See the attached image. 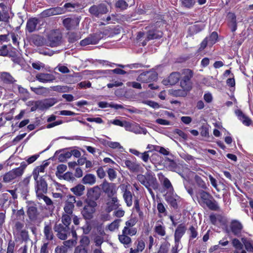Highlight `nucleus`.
Masks as SVG:
<instances>
[{
  "mask_svg": "<svg viewBox=\"0 0 253 253\" xmlns=\"http://www.w3.org/2000/svg\"><path fill=\"white\" fill-rule=\"evenodd\" d=\"M0 78L3 83L7 84H14L16 82V80L8 72H1Z\"/></svg>",
  "mask_w": 253,
  "mask_h": 253,
  "instance_id": "nucleus-24",
  "label": "nucleus"
},
{
  "mask_svg": "<svg viewBox=\"0 0 253 253\" xmlns=\"http://www.w3.org/2000/svg\"><path fill=\"white\" fill-rule=\"evenodd\" d=\"M142 103L147 105L154 109H158L161 107V105L157 102L152 100H144L142 101Z\"/></svg>",
  "mask_w": 253,
  "mask_h": 253,
  "instance_id": "nucleus-53",
  "label": "nucleus"
},
{
  "mask_svg": "<svg viewBox=\"0 0 253 253\" xmlns=\"http://www.w3.org/2000/svg\"><path fill=\"white\" fill-rule=\"evenodd\" d=\"M200 133L203 137H208L209 136V128L205 126H202L200 128Z\"/></svg>",
  "mask_w": 253,
  "mask_h": 253,
  "instance_id": "nucleus-62",
  "label": "nucleus"
},
{
  "mask_svg": "<svg viewBox=\"0 0 253 253\" xmlns=\"http://www.w3.org/2000/svg\"><path fill=\"white\" fill-rule=\"evenodd\" d=\"M199 195L201 198L206 203V201H209V198L211 197V195L207 192L204 190L199 191Z\"/></svg>",
  "mask_w": 253,
  "mask_h": 253,
  "instance_id": "nucleus-54",
  "label": "nucleus"
},
{
  "mask_svg": "<svg viewBox=\"0 0 253 253\" xmlns=\"http://www.w3.org/2000/svg\"><path fill=\"white\" fill-rule=\"evenodd\" d=\"M125 128L126 130L133 132L136 134L141 133L142 131H143V133H146V132H144V130L142 131L143 129L140 127L138 124L135 123H130L126 122Z\"/></svg>",
  "mask_w": 253,
  "mask_h": 253,
  "instance_id": "nucleus-22",
  "label": "nucleus"
},
{
  "mask_svg": "<svg viewBox=\"0 0 253 253\" xmlns=\"http://www.w3.org/2000/svg\"><path fill=\"white\" fill-rule=\"evenodd\" d=\"M180 79V73L178 72H172L169 76L163 80L162 83L165 85H175Z\"/></svg>",
  "mask_w": 253,
  "mask_h": 253,
  "instance_id": "nucleus-11",
  "label": "nucleus"
},
{
  "mask_svg": "<svg viewBox=\"0 0 253 253\" xmlns=\"http://www.w3.org/2000/svg\"><path fill=\"white\" fill-rule=\"evenodd\" d=\"M82 182L84 184L93 185L96 182V177L93 174H87L83 178Z\"/></svg>",
  "mask_w": 253,
  "mask_h": 253,
  "instance_id": "nucleus-32",
  "label": "nucleus"
},
{
  "mask_svg": "<svg viewBox=\"0 0 253 253\" xmlns=\"http://www.w3.org/2000/svg\"><path fill=\"white\" fill-rule=\"evenodd\" d=\"M230 228L234 235L239 236L241 234L243 226L239 220H233L230 223Z\"/></svg>",
  "mask_w": 253,
  "mask_h": 253,
  "instance_id": "nucleus-14",
  "label": "nucleus"
},
{
  "mask_svg": "<svg viewBox=\"0 0 253 253\" xmlns=\"http://www.w3.org/2000/svg\"><path fill=\"white\" fill-rule=\"evenodd\" d=\"M108 11L107 6L104 3L93 5L89 9V12L90 14L97 17L106 14Z\"/></svg>",
  "mask_w": 253,
  "mask_h": 253,
  "instance_id": "nucleus-9",
  "label": "nucleus"
},
{
  "mask_svg": "<svg viewBox=\"0 0 253 253\" xmlns=\"http://www.w3.org/2000/svg\"><path fill=\"white\" fill-rule=\"evenodd\" d=\"M217 38L218 35L217 33L213 32L211 34V35L209 37H207L206 38V39H207V41L209 42V45L211 46L215 43V42L217 41Z\"/></svg>",
  "mask_w": 253,
  "mask_h": 253,
  "instance_id": "nucleus-46",
  "label": "nucleus"
},
{
  "mask_svg": "<svg viewBox=\"0 0 253 253\" xmlns=\"http://www.w3.org/2000/svg\"><path fill=\"white\" fill-rule=\"evenodd\" d=\"M88 38L90 40V43L91 44H97L98 42L101 40L102 38L101 35V33H95L92 35H90L88 36Z\"/></svg>",
  "mask_w": 253,
  "mask_h": 253,
  "instance_id": "nucleus-41",
  "label": "nucleus"
},
{
  "mask_svg": "<svg viewBox=\"0 0 253 253\" xmlns=\"http://www.w3.org/2000/svg\"><path fill=\"white\" fill-rule=\"evenodd\" d=\"M31 89L38 95H43L48 91V88L43 86H39L38 87H31Z\"/></svg>",
  "mask_w": 253,
  "mask_h": 253,
  "instance_id": "nucleus-42",
  "label": "nucleus"
},
{
  "mask_svg": "<svg viewBox=\"0 0 253 253\" xmlns=\"http://www.w3.org/2000/svg\"><path fill=\"white\" fill-rule=\"evenodd\" d=\"M32 42L36 46H42L45 44V40L44 38L38 35L33 37Z\"/></svg>",
  "mask_w": 253,
  "mask_h": 253,
  "instance_id": "nucleus-39",
  "label": "nucleus"
},
{
  "mask_svg": "<svg viewBox=\"0 0 253 253\" xmlns=\"http://www.w3.org/2000/svg\"><path fill=\"white\" fill-rule=\"evenodd\" d=\"M93 241L95 246L99 248H101V245L104 242V239L103 237L97 235L94 238Z\"/></svg>",
  "mask_w": 253,
  "mask_h": 253,
  "instance_id": "nucleus-55",
  "label": "nucleus"
},
{
  "mask_svg": "<svg viewBox=\"0 0 253 253\" xmlns=\"http://www.w3.org/2000/svg\"><path fill=\"white\" fill-rule=\"evenodd\" d=\"M125 165L130 171L133 172L138 171L140 168V164L131 162L130 160H126Z\"/></svg>",
  "mask_w": 253,
  "mask_h": 253,
  "instance_id": "nucleus-30",
  "label": "nucleus"
},
{
  "mask_svg": "<svg viewBox=\"0 0 253 253\" xmlns=\"http://www.w3.org/2000/svg\"><path fill=\"white\" fill-rule=\"evenodd\" d=\"M126 123V121L122 122V121H120V120L115 119L113 121H110L108 123L112 124L116 126H120L125 127Z\"/></svg>",
  "mask_w": 253,
  "mask_h": 253,
  "instance_id": "nucleus-60",
  "label": "nucleus"
},
{
  "mask_svg": "<svg viewBox=\"0 0 253 253\" xmlns=\"http://www.w3.org/2000/svg\"><path fill=\"white\" fill-rule=\"evenodd\" d=\"M54 231L57 232L58 237L64 240L66 239L67 235L69 233V228L67 226H64L61 223L56 224L54 227Z\"/></svg>",
  "mask_w": 253,
  "mask_h": 253,
  "instance_id": "nucleus-10",
  "label": "nucleus"
},
{
  "mask_svg": "<svg viewBox=\"0 0 253 253\" xmlns=\"http://www.w3.org/2000/svg\"><path fill=\"white\" fill-rule=\"evenodd\" d=\"M63 177L64 179L69 181H73L75 180V177H74L73 173L70 172H67L65 173L63 175Z\"/></svg>",
  "mask_w": 253,
  "mask_h": 253,
  "instance_id": "nucleus-63",
  "label": "nucleus"
},
{
  "mask_svg": "<svg viewBox=\"0 0 253 253\" xmlns=\"http://www.w3.org/2000/svg\"><path fill=\"white\" fill-rule=\"evenodd\" d=\"M62 36L59 30H51L47 35V42L46 44L50 47H56L61 43Z\"/></svg>",
  "mask_w": 253,
  "mask_h": 253,
  "instance_id": "nucleus-5",
  "label": "nucleus"
},
{
  "mask_svg": "<svg viewBox=\"0 0 253 253\" xmlns=\"http://www.w3.org/2000/svg\"><path fill=\"white\" fill-rule=\"evenodd\" d=\"M55 102V99L53 98L38 100L37 101V106L39 107V109L43 110L52 106Z\"/></svg>",
  "mask_w": 253,
  "mask_h": 253,
  "instance_id": "nucleus-19",
  "label": "nucleus"
},
{
  "mask_svg": "<svg viewBox=\"0 0 253 253\" xmlns=\"http://www.w3.org/2000/svg\"><path fill=\"white\" fill-rule=\"evenodd\" d=\"M110 198V200L106 203V211L107 212H110L114 210H117L121 206L119 200L116 195Z\"/></svg>",
  "mask_w": 253,
  "mask_h": 253,
  "instance_id": "nucleus-16",
  "label": "nucleus"
},
{
  "mask_svg": "<svg viewBox=\"0 0 253 253\" xmlns=\"http://www.w3.org/2000/svg\"><path fill=\"white\" fill-rule=\"evenodd\" d=\"M10 18V16L8 12L6 9H3L2 10L1 12L0 13V22H3L5 23L9 22V19Z\"/></svg>",
  "mask_w": 253,
  "mask_h": 253,
  "instance_id": "nucleus-47",
  "label": "nucleus"
},
{
  "mask_svg": "<svg viewBox=\"0 0 253 253\" xmlns=\"http://www.w3.org/2000/svg\"><path fill=\"white\" fill-rule=\"evenodd\" d=\"M65 12V9L63 7H52L44 10L41 13L43 17H49L51 16L62 14Z\"/></svg>",
  "mask_w": 253,
  "mask_h": 253,
  "instance_id": "nucleus-12",
  "label": "nucleus"
},
{
  "mask_svg": "<svg viewBox=\"0 0 253 253\" xmlns=\"http://www.w3.org/2000/svg\"><path fill=\"white\" fill-rule=\"evenodd\" d=\"M207 206L211 210L216 211L219 209V206L215 201H212L211 200L206 201Z\"/></svg>",
  "mask_w": 253,
  "mask_h": 253,
  "instance_id": "nucleus-51",
  "label": "nucleus"
},
{
  "mask_svg": "<svg viewBox=\"0 0 253 253\" xmlns=\"http://www.w3.org/2000/svg\"><path fill=\"white\" fill-rule=\"evenodd\" d=\"M194 181L195 185L198 188L203 190H207L208 189V186L205 181L198 175H194Z\"/></svg>",
  "mask_w": 253,
  "mask_h": 253,
  "instance_id": "nucleus-25",
  "label": "nucleus"
},
{
  "mask_svg": "<svg viewBox=\"0 0 253 253\" xmlns=\"http://www.w3.org/2000/svg\"><path fill=\"white\" fill-rule=\"evenodd\" d=\"M101 188L108 197H113L117 194L118 188L116 184L104 181L101 184Z\"/></svg>",
  "mask_w": 253,
  "mask_h": 253,
  "instance_id": "nucleus-7",
  "label": "nucleus"
},
{
  "mask_svg": "<svg viewBox=\"0 0 253 253\" xmlns=\"http://www.w3.org/2000/svg\"><path fill=\"white\" fill-rule=\"evenodd\" d=\"M194 75L192 70L184 69L180 72V86L181 88H185L191 90L192 87V83L191 79Z\"/></svg>",
  "mask_w": 253,
  "mask_h": 253,
  "instance_id": "nucleus-3",
  "label": "nucleus"
},
{
  "mask_svg": "<svg viewBox=\"0 0 253 253\" xmlns=\"http://www.w3.org/2000/svg\"><path fill=\"white\" fill-rule=\"evenodd\" d=\"M37 197L39 200L42 199L47 206H53V202L51 200L44 194H42V196H38Z\"/></svg>",
  "mask_w": 253,
  "mask_h": 253,
  "instance_id": "nucleus-57",
  "label": "nucleus"
},
{
  "mask_svg": "<svg viewBox=\"0 0 253 253\" xmlns=\"http://www.w3.org/2000/svg\"><path fill=\"white\" fill-rule=\"evenodd\" d=\"M137 179L148 190L150 194L154 196V194L151 187L156 188L157 182L155 175L152 172H149L146 173L145 175L138 174L137 175Z\"/></svg>",
  "mask_w": 253,
  "mask_h": 253,
  "instance_id": "nucleus-2",
  "label": "nucleus"
},
{
  "mask_svg": "<svg viewBox=\"0 0 253 253\" xmlns=\"http://www.w3.org/2000/svg\"><path fill=\"white\" fill-rule=\"evenodd\" d=\"M116 7L121 10L126 9L128 7V4L124 0H119L116 3Z\"/></svg>",
  "mask_w": 253,
  "mask_h": 253,
  "instance_id": "nucleus-49",
  "label": "nucleus"
},
{
  "mask_svg": "<svg viewBox=\"0 0 253 253\" xmlns=\"http://www.w3.org/2000/svg\"><path fill=\"white\" fill-rule=\"evenodd\" d=\"M74 253H87V250L82 246H79L76 248Z\"/></svg>",
  "mask_w": 253,
  "mask_h": 253,
  "instance_id": "nucleus-64",
  "label": "nucleus"
},
{
  "mask_svg": "<svg viewBox=\"0 0 253 253\" xmlns=\"http://www.w3.org/2000/svg\"><path fill=\"white\" fill-rule=\"evenodd\" d=\"M85 187L82 184H79L71 188V191L76 196H81L83 195Z\"/></svg>",
  "mask_w": 253,
  "mask_h": 253,
  "instance_id": "nucleus-37",
  "label": "nucleus"
},
{
  "mask_svg": "<svg viewBox=\"0 0 253 253\" xmlns=\"http://www.w3.org/2000/svg\"><path fill=\"white\" fill-rule=\"evenodd\" d=\"M48 163L37 167L33 170L32 175L36 182L35 190L37 196H42L46 193L47 191V184L45 180L42 178V174L45 172V169Z\"/></svg>",
  "mask_w": 253,
  "mask_h": 253,
  "instance_id": "nucleus-1",
  "label": "nucleus"
},
{
  "mask_svg": "<svg viewBox=\"0 0 253 253\" xmlns=\"http://www.w3.org/2000/svg\"><path fill=\"white\" fill-rule=\"evenodd\" d=\"M228 18L230 19L229 26L232 32H235L237 30L236 17L235 15L232 13H229L228 14Z\"/></svg>",
  "mask_w": 253,
  "mask_h": 253,
  "instance_id": "nucleus-34",
  "label": "nucleus"
},
{
  "mask_svg": "<svg viewBox=\"0 0 253 253\" xmlns=\"http://www.w3.org/2000/svg\"><path fill=\"white\" fill-rule=\"evenodd\" d=\"M136 221L135 219L131 218L126 222V226L124 227L125 230L126 231L127 228H133V227L135 225Z\"/></svg>",
  "mask_w": 253,
  "mask_h": 253,
  "instance_id": "nucleus-59",
  "label": "nucleus"
},
{
  "mask_svg": "<svg viewBox=\"0 0 253 253\" xmlns=\"http://www.w3.org/2000/svg\"><path fill=\"white\" fill-rule=\"evenodd\" d=\"M154 232L156 235L164 237L166 235V228L164 223L161 220H158L156 222L154 227Z\"/></svg>",
  "mask_w": 253,
  "mask_h": 253,
  "instance_id": "nucleus-21",
  "label": "nucleus"
},
{
  "mask_svg": "<svg viewBox=\"0 0 253 253\" xmlns=\"http://www.w3.org/2000/svg\"><path fill=\"white\" fill-rule=\"evenodd\" d=\"M43 233L45 239L47 240L53 239V234L52 230V227L50 224H46L44 227Z\"/></svg>",
  "mask_w": 253,
  "mask_h": 253,
  "instance_id": "nucleus-35",
  "label": "nucleus"
},
{
  "mask_svg": "<svg viewBox=\"0 0 253 253\" xmlns=\"http://www.w3.org/2000/svg\"><path fill=\"white\" fill-rule=\"evenodd\" d=\"M72 156L71 152H65L61 153L58 156V160L59 161L63 162L66 161L67 159L70 158Z\"/></svg>",
  "mask_w": 253,
  "mask_h": 253,
  "instance_id": "nucleus-52",
  "label": "nucleus"
},
{
  "mask_svg": "<svg viewBox=\"0 0 253 253\" xmlns=\"http://www.w3.org/2000/svg\"><path fill=\"white\" fill-rule=\"evenodd\" d=\"M158 177L160 181L166 189H169L172 188V186L170 181L162 173H159L158 174Z\"/></svg>",
  "mask_w": 253,
  "mask_h": 253,
  "instance_id": "nucleus-31",
  "label": "nucleus"
},
{
  "mask_svg": "<svg viewBox=\"0 0 253 253\" xmlns=\"http://www.w3.org/2000/svg\"><path fill=\"white\" fill-rule=\"evenodd\" d=\"M81 245L83 247L88 246L90 243V240L88 237L83 236L80 240Z\"/></svg>",
  "mask_w": 253,
  "mask_h": 253,
  "instance_id": "nucleus-61",
  "label": "nucleus"
},
{
  "mask_svg": "<svg viewBox=\"0 0 253 253\" xmlns=\"http://www.w3.org/2000/svg\"><path fill=\"white\" fill-rule=\"evenodd\" d=\"M186 231V226L183 224H180L176 228L174 232V243L179 244L180 240Z\"/></svg>",
  "mask_w": 253,
  "mask_h": 253,
  "instance_id": "nucleus-20",
  "label": "nucleus"
},
{
  "mask_svg": "<svg viewBox=\"0 0 253 253\" xmlns=\"http://www.w3.org/2000/svg\"><path fill=\"white\" fill-rule=\"evenodd\" d=\"M181 6L190 9L192 8L196 3V0H180Z\"/></svg>",
  "mask_w": 253,
  "mask_h": 253,
  "instance_id": "nucleus-45",
  "label": "nucleus"
},
{
  "mask_svg": "<svg viewBox=\"0 0 253 253\" xmlns=\"http://www.w3.org/2000/svg\"><path fill=\"white\" fill-rule=\"evenodd\" d=\"M235 113L238 119L240 120L244 125L249 126L251 125L252 123L251 120L244 114L241 110L239 109L236 110L235 111Z\"/></svg>",
  "mask_w": 253,
  "mask_h": 253,
  "instance_id": "nucleus-23",
  "label": "nucleus"
},
{
  "mask_svg": "<svg viewBox=\"0 0 253 253\" xmlns=\"http://www.w3.org/2000/svg\"><path fill=\"white\" fill-rule=\"evenodd\" d=\"M179 197L176 195H169L167 197L166 200L172 207L177 208V202L179 201Z\"/></svg>",
  "mask_w": 253,
  "mask_h": 253,
  "instance_id": "nucleus-36",
  "label": "nucleus"
},
{
  "mask_svg": "<svg viewBox=\"0 0 253 253\" xmlns=\"http://www.w3.org/2000/svg\"><path fill=\"white\" fill-rule=\"evenodd\" d=\"M163 36V33L161 31L157 30H150L149 31L147 35V41L158 39L161 38Z\"/></svg>",
  "mask_w": 253,
  "mask_h": 253,
  "instance_id": "nucleus-28",
  "label": "nucleus"
},
{
  "mask_svg": "<svg viewBox=\"0 0 253 253\" xmlns=\"http://www.w3.org/2000/svg\"><path fill=\"white\" fill-rule=\"evenodd\" d=\"M121 219H117L108 225V229L111 231H114L118 229L120 226Z\"/></svg>",
  "mask_w": 253,
  "mask_h": 253,
  "instance_id": "nucleus-48",
  "label": "nucleus"
},
{
  "mask_svg": "<svg viewBox=\"0 0 253 253\" xmlns=\"http://www.w3.org/2000/svg\"><path fill=\"white\" fill-rule=\"evenodd\" d=\"M107 172L111 181H113L117 177V172L113 169L109 168Z\"/></svg>",
  "mask_w": 253,
  "mask_h": 253,
  "instance_id": "nucleus-58",
  "label": "nucleus"
},
{
  "mask_svg": "<svg viewBox=\"0 0 253 253\" xmlns=\"http://www.w3.org/2000/svg\"><path fill=\"white\" fill-rule=\"evenodd\" d=\"M27 213L30 219H35L37 215V208L34 205H31L28 207Z\"/></svg>",
  "mask_w": 253,
  "mask_h": 253,
  "instance_id": "nucleus-40",
  "label": "nucleus"
},
{
  "mask_svg": "<svg viewBox=\"0 0 253 253\" xmlns=\"http://www.w3.org/2000/svg\"><path fill=\"white\" fill-rule=\"evenodd\" d=\"M68 198L65 203L64 211L65 213L73 214V211L75 207L74 204L76 203V198L72 195L68 196Z\"/></svg>",
  "mask_w": 253,
  "mask_h": 253,
  "instance_id": "nucleus-13",
  "label": "nucleus"
},
{
  "mask_svg": "<svg viewBox=\"0 0 253 253\" xmlns=\"http://www.w3.org/2000/svg\"><path fill=\"white\" fill-rule=\"evenodd\" d=\"M211 222L214 225H218L223 223V217L219 214H212L210 216Z\"/></svg>",
  "mask_w": 253,
  "mask_h": 253,
  "instance_id": "nucleus-38",
  "label": "nucleus"
},
{
  "mask_svg": "<svg viewBox=\"0 0 253 253\" xmlns=\"http://www.w3.org/2000/svg\"><path fill=\"white\" fill-rule=\"evenodd\" d=\"M123 233L126 234L127 235L133 236L137 233V229L136 228H127L126 230L124 228L122 230Z\"/></svg>",
  "mask_w": 253,
  "mask_h": 253,
  "instance_id": "nucleus-56",
  "label": "nucleus"
},
{
  "mask_svg": "<svg viewBox=\"0 0 253 253\" xmlns=\"http://www.w3.org/2000/svg\"><path fill=\"white\" fill-rule=\"evenodd\" d=\"M73 214L63 213L62 216V222L64 226L69 227V225L71 223V219Z\"/></svg>",
  "mask_w": 253,
  "mask_h": 253,
  "instance_id": "nucleus-44",
  "label": "nucleus"
},
{
  "mask_svg": "<svg viewBox=\"0 0 253 253\" xmlns=\"http://www.w3.org/2000/svg\"><path fill=\"white\" fill-rule=\"evenodd\" d=\"M38 23V21L36 18L29 19L27 22L26 29L30 33L35 31L36 29Z\"/></svg>",
  "mask_w": 253,
  "mask_h": 253,
  "instance_id": "nucleus-29",
  "label": "nucleus"
},
{
  "mask_svg": "<svg viewBox=\"0 0 253 253\" xmlns=\"http://www.w3.org/2000/svg\"><path fill=\"white\" fill-rule=\"evenodd\" d=\"M189 91L188 89L181 88L178 89H170L169 90V93L175 97H185Z\"/></svg>",
  "mask_w": 253,
  "mask_h": 253,
  "instance_id": "nucleus-26",
  "label": "nucleus"
},
{
  "mask_svg": "<svg viewBox=\"0 0 253 253\" xmlns=\"http://www.w3.org/2000/svg\"><path fill=\"white\" fill-rule=\"evenodd\" d=\"M36 79L41 83H47L53 82L55 77L51 74L39 73L36 75Z\"/></svg>",
  "mask_w": 253,
  "mask_h": 253,
  "instance_id": "nucleus-18",
  "label": "nucleus"
},
{
  "mask_svg": "<svg viewBox=\"0 0 253 253\" xmlns=\"http://www.w3.org/2000/svg\"><path fill=\"white\" fill-rule=\"evenodd\" d=\"M84 206L82 211V214L85 219H91L93 217V214L95 211V208L97 206L95 201L91 199H86L84 201Z\"/></svg>",
  "mask_w": 253,
  "mask_h": 253,
  "instance_id": "nucleus-4",
  "label": "nucleus"
},
{
  "mask_svg": "<svg viewBox=\"0 0 253 253\" xmlns=\"http://www.w3.org/2000/svg\"><path fill=\"white\" fill-rule=\"evenodd\" d=\"M25 168V167L24 166H21L6 173L3 175V181L5 182H9L12 180L21 176L24 172Z\"/></svg>",
  "mask_w": 253,
  "mask_h": 253,
  "instance_id": "nucleus-6",
  "label": "nucleus"
},
{
  "mask_svg": "<svg viewBox=\"0 0 253 253\" xmlns=\"http://www.w3.org/2000/svg\"><path fill=\"white\" fill-rule=\"evenodd\" d=\"M101 195L100 188L98 186L89 188L87 192V199H91L93 201L98 200Z\"/></svg>",
  "mask_w": 253,
  "mask_h": 253,
  "instance_id": "nucleus-17",
  "label": "nucleus"
},
{
  "mask_svg": "<svg viewBox=\"0 0 253 253\" xmlns=\"http://www.w3.org/2000/svg\"><path fill=\"white\" fill-rule=\"evenodd\" d=\"M158 78V74L153 71H149L140 74L137 78V81L142 83H149L156 81Z\"/></svg>",
  "mask_w": 253,
  "mask_h": 253,
  "instance_id": "nucleus-8",
  "label": "nucleus"
},
{
  "mask_svg": "<svg viewBox=\"0 0 253 253\" xmlns=\"http://www.w3.org/2000/svg\"><path fill=\"white\" fill-rule=\"evenodd\" d=\"M63 23L64 26L68 29L70 30L74 28L79 22L76 19H72L71 18H67L63 20Z\"/></svg>",
  "mask_w": 253,
  "mask_h": 253,
  "instance_id": "nucleus-27",
  "label": "nucleus"
},
{
  "mask_svg": "<svg viewBox=\"0 0 253 253\" xmlns=\"http://www.w3.org/2000/svg\"><path fill=\"white\" fill-rule=\"evenodd\" d=\"M123 191V197L127 207H130L132 205V194L130 191L127 189V186L122 184L120 186Z\"/></svg>",
  "mask_w": 253,
  "mask_h": 253,
  "instance_id": "nucleus-15",
  "label": "nucleus"
},
{
  "mask_svg": "<svg viewBox=\"0 0 253 253\" xmlns=\"http://www.w3.org/2000/svg\"><path fill=\"white\" fill-rule=\"evenodd\" d=\"M118 238L119 241L122 244H124L125 248H128L129 247L131 242V239L127 235L123 233V232L122 231V234L119 235Z\"/></svg>",
  "mask_w": 253,
  "mask_h": 253,
  "instance_id": "nucleus-33",
  "label": "nucleus"
},
{
  "mask_svg": "<svg viewBox=\"0 0 253 253\" xmlns=\"http://www.w3.org/2000/svg\"><path fill=\"white\" fill-rule=\"evenodd\" d=\"M242 241L244 243L246 249L249 252H253V242L242 238Z\"/></svg>",
  "mask_w": 253,
  "mask_h": 253,
  "instance_id": "nucleus-50",
  "label": "nucleus"
},
{
  "mask_svg": "<svg viewBox=\"0 0 253 253\" xmlns=\"http://www.w3.org/2000/svg\"><path fill=\"white\" fill-rule=\"evenodd\" d=\"M232 244L233 246L236 248L237 253H239V251H241V253H246V252L243 250V245L240 241L237 239H234L232 240Z\"/></svg>",
  "mask_w": 253,
  "mask_h": 253,
  "instance_id": "nucleus-43",
  "label": "nucleus"
}]
</instances>
